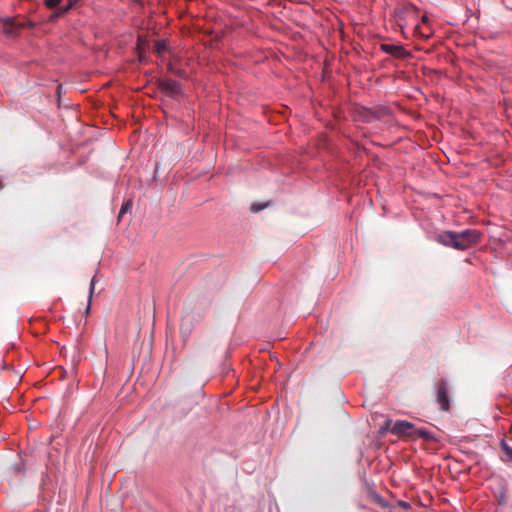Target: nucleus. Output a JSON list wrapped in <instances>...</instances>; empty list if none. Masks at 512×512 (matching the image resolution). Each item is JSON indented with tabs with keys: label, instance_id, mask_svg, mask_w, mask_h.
<instances>
[{
	"label": "nucleus",
	"instance_id": "6ab92c4d",
	"mask_svg": "<svg viewBox=\"0 0 512 512\" xmlns=\"http://www.w3.org/2000/svg\"><path fill=\"white\" fill-rule=\"evenodd\" d=\"M94 286H95V278H93V279L91 280L90 288H94Z\"/></svg>",
	"mask_w": 512,
	"mask_h": 512
},
{
	"label": "nucleus",
	"instance_id": "ddd939ff",
	"mask_svg": "<svg viewBox=\"0 0 512 512\" xmlns=\"http://www.w3.org/2000/svg\"><path fill=\"white\" fill-rule=\"evenodd\" d=\"M60 2L61 0H45V5L50 9H54L59 6Z\"/></svg>",
	"mask_w": 512,
	"mask_h": 512
},
{
	"label": "nucleus",
	"instance_id": "1a4fd4ad",
	"mask_svg": "<svg viewBox=\"0 0 512 512\" xmlns=\"http://www.w3.org/2000/svg\"><path fill=\"white\" fill-rule=\"evenodd\" d=\"M413 434L417 435L418 437H420L424 440H432L433 439L431 432L424 430V429L414 430Z\"/></svg>",
	"mask_w": 512,
	"mask_h": 512
},
{
	"label": "nucleus",
	"instance_id": "f3484780",
	"mask_svg": "<svg viewBox=\"0 0 512 512\" xmlns=\"http://www.w3.org/2000/svg\"><path fill=\"white\" fill-rule=\"evenodd\" d=\"M503 3L508 9L512 10V0H503Z\"/></svg>",
	"mask_w": 512,
	"mask_h": 512
},
{
	"label": "nucleus",
	"instance_id": "9b49d317",
	"mask_svg": "<svg viewBox=\"0 0 512 512\" xmlns=\"http://www.w3.org/2000/svg\"><path fill=\"white\" fill-rule=\"evenodd\" d=\"M166 50H167V44H166L165 41H157L155 43V51H156V53L162 54Z\"/></svg>",
	"mask_w": 512,
	"mask_h": 512
},
{
	"label": "nucleus",
	"instance_id": "423d86ee",
	"mask_svg": "<svg viewBox=\"0 0 512 512\" xmlns=\"http://www.w3.org/2000/svg\"><path fill=\"white\" fill-rule=\"evenodd\" d=\"M159 85L162 91L169 96L178 94L181 91L180 84L172 79H164L160 82Z\"/></svg>",
	"mask_w": 512,
	"mask_h": 512
},
{
	"label": "nucleus",
	"instance_id": "7ed1b4c3",
	"mask_svg": "<svg viewBox=\"0 0 512 512\" xmlns=\"http://www.w3.org/2000/svg\"><path fill=\"white\" fill-rule=\"evenodd\" d=\"M3 33L7 36H16L21 29L26 28L25 21H17L15 18L2 19Z\"/></svg>",
	"mask_w": 512,
	"mask_h": 512
},
{
	"label": "nucleus",
	"instance_id": "a211bd4d",
	"mask_svg": "<svg viewBox=\"0 0 512 512\" xmlns=\"http://www.w3.org/2000/svg\"><path fill=\"white\" fill-rule=\"evenodd\" d=\"M398 504L405 509L410 508V504L405 501H399Z\"/></svg>",
	"mask_w": 512,
	"mask_h": 512
},
{
	"label": "nucleus",
	"instance_id": "2eb2a0df",
	"mask_svg": "<svg viewBox=\"0 0 512 512\" xmlns=\"http://www.w3.org/2000/svg\"><path fill=\"white\" fill-rule=\"evenodd\" d=\"M94 291H95V290H93V289H90V290H89V294H88V305H87L86 310H85L86 315H88V314H89V312H90L91 300H92V297H93V295H94Z\"/></svg>",
	"mask_w": 512,
	"mask_h": 512
},
{
	"label": "nucleus",
	"instance_id": "0eeeda50",
	"mask_svg": "<svg viewBox=\"0 0 512 512\" xmlns=\"http://www.w3.org/2000/svg\"><path fill=\"white\" fill-rule=\"evenodd\" d=\"M370 499L372 502H374L375 504L379 505L380 507L382 508H387L388 507V502L383 498L381 497L379 494L377 493H371L370 494Z\"/></svg>",
	"mask_w": 512,
	"mask_h": 512
},
{
	"label": "nucleus",
	"instance_id": "39448f33",
	"mask_svg": "<svg viewBox=\"0 0 512 512\" xmlns=\"http://www.w3.org/2000/svg\"><path fill=\"white\" fill-rule=\"evenodd\" d=\"M414 425L407 421H396L393 425L391 432L398 436L412 435Z\"/></svg>",
	"mask_w": 512,
	"mask_h": 512
},
{
	"label": "nucleus",
	"instance_id": "4468645a",
	"mask_svg": "<svg viewBox=\"0 0 512 512\" xmlns=\"http://www.w3.org/2000/svg\"><path fill=\"white\" fill-rule=\"evenodd\" d=\"M266 207H267V204H258V203H253V204L251 205V208H250V209H251V211H252V212H255V213H256V212H259V211L263 210V209H264V208H266Z\"/></svg>",
	"mask_w": 512,
	"mask_h": 512
},
{
	"label": "nucleus",
	"instance_id": "f257e3e1",
	"mask_svg": "<svg viewBox=\"0 0 512 512\" xmlns=\"http://www.w3.org/2000/svg\"><path fill=\"white\" fill-rule=\"evenodd\" d=\"M481 236V232L476 229H466L461 232L443 231L436 236V241L446 247L464 251L478 244Z\"/></svg>",
	"mask_w": 512,
	"mask_h": 512
},
{
	"label": "nucleus",
	"instance_id": "6e6552de",
	"mask_svg": "<svg viewBox=\"0 0 512 512\" xmlns=\"http://www.w3.org/2000/svg\"><path fill=\"white\" fill-rule=\"evenodd\" d=\"M132 206H133L132 200H127L123 203V205L120 209L119 215H118L119 221L122 219V217L125 213H127L128 211H130L132 209Z\"/></svg>",
	"mask_w": 512,
	"mask_h": 512
},
{
	"label": "nucleus",
	"instance_id": "9d476101",
	"mask_svg": "<svg viewBox=\"0 0 512 512\" xmlns=\"http://www.w3.org/2000/svg\"><path fill=\"white\" fill-rule=\"evenodd\" d=\"M501 448L506 455L507 461L512 462V447L506 441H502Z\"/></svg>",
	"mask_w": 512,
	"mask_h": 512
},
{
	"label": "nucleus",
	"instance_id": "f8f14e48",
	"mask_svg": "<svg viewBox=\"0 0 512 512\" xmlns=\"http://www.w3.org/2000/svg\"><path fill=\"white\" fill-rule=\"evenodd\" d=\"M71 7H72L71 3H69L68 5H66L64 7H61L59 9V11L55 15L52 16V19H55V18L65 14Z\"/></svg>",
	"mask_w": 512,
	"mask_h": 512
},
{
	"label": "nucleus",
	"instance_id": "aec40b11",
	"mask_svg": "<svg viewBox=\"0 0 512 512\" xmlns=\"http://www.w3.org/2000/svg\"><path fill=\"white\" fill-rule=\"evenodd\" d=\"M427 20H428L427 16H423V17H422V22H424V23H425Z\"/></svg>",
	"mask_w": 512,
	"mask_h": 512
},
{
	"label": "nucleus",
	"instance_id": "dca6fc26",
	"mask_svg": "<svg viewBox=\"0 0 512 512\" xmlns=\"http://www.w3.org/2000/svg\"><path fill=\"white\" fill-rule=\"evenodd\" d=\"M25 24H26V28H33L36 25L35 22L30 21V20H25Z\"/></svg>",
	"mask_w": 512,
	"mask_h": 512
},
{
	"label": "nucleus",
	"instance_id": "f03ea898",
	"mask_svg": "<svg viewBox=\"0 0 512 512\" xmlns=\"http://www.w3.org/2000/svg\"><path fill=\"white\" fill-rule=\"evenodd\" d=\"M437 390V403L440 405V409L442 411H449L450 409V399L448 395L447 382L445 380H441L436 385Z\"/></svg>",
	"mask_w": 512,
	"mask_h": 512
},
{
	"label": "nucleus",
	"instance_id": "20e7f679",
	"mask_svg": "<svg viewBox=\"0 0 512 512\" xmlns=\"http://www.w3.org/2000/svg\"><path fill=\"white\" fill-rule=\"evenodd\" d=\"M381 50L399 59H404L410 56V53L407 52L402 45L384 43L381 44Z\"/></svg>",
	"mask_w": 512,
	"mask_h": 512
}]
</instances>
